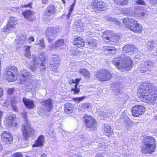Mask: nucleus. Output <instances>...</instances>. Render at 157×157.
Returning a JSON list of instances; mask_svg holds the SVG:
<instances>
[{
	"instance_id": "obj_1",
	"label": "nucleus",
	"mask_w": 157,
	"mask_h": 157,
	"mask_svg": "<svg viewBox=\"0 0 157 157\" xmlns=\"http://www.w3.org/2000/svg\"><path fill=\"white\" fill-rule=\"evenodd\" d=\"M156 89L153 83L142 82L137 90V95L139 98H155Z\"/></svg>"
},
{
	"instance_id": "obj_2",
	"label": "nucleus",
	"mask_w": 157,
	"mask_h": 157,
	"mask_svg": "<svg viewBox=\"0 0 157 157\" xmlns=\"http://www.w3.org/2000/svg\"><path fill=\"white\" fill-rule=\"evenodd\" d=\"M112 63L119 70L124 68L126 71L131 70L133 67V62L130 57L127 56L117 57L113 59Z\"/></svg>"
},
{
	"instance_id": "obj_3",
	"label": "nucleus",
	"mask_w": 157,
	"mask_h": 157,
	"mask_svg": "<svg viewBox=\"0 0 157 157\" xmlns=\"http://www.w3.org/2000/svg\"><path fill=\"white\" fill-rule=\"evenodd\" d=\"M142 142V150L144 153H152L155 149L156 142L153 137L146 136L143 140Z\"/></svg>"
},
{
	"instance_id": "obj_4",
	"label": "nucleus",
	"mask_w": 157,
	"mask_h": 157,
	"mask_svg": "<svg viewBox=\"0 0 157 157\" xmlns=\"http://www.w3.org/2000/svg\"><path fill=\"white\" fill-rule=\"evenodd\" d=\"M107 5L102 0H93L88 6L91 12L98 13L107 9Z\"/></svg>"
},
{
	"instance_id": "obj_5",
	"label": "nucleus",
	"mask_w": 157,
	"mask_h": 157,
	"mask_svg": "<svg viewBox=\"0 0 157 157\" xmlns=\"http://www.w3.org/2000/svg\"><path fill=\"white\" fill-rule=\"evenodd\" d=\"M19 76L20 77L18 79L19 82L20 84L25 83V86L26 87V89L27 91H31L32 88H29V87L32 85L31 83L27 82L31 77L30 72L28 71L27 69H23L20 71Z\"/></svg>"
},
{
	"instance_id": "obj_6",
	"label": "nucleus",
	"mask_w": 157,
	"mask_h": 157,
	"mask_svg": "<svg viewBox=\"0 0 157 157\" xmlns=\"http://www.w3.org/2000/svg\"><path fill=\"white\" fill-rule=\"evenodd\" d=\"M113 74L105 69L98 70L95 74V77L101 82H106L111 80L113 78Z\"/></svg>"
},
{
	"instance_id": "obj_7",
	"label": "nucleus",
	"mask_w": 157,
	"mask_h": 157,
	"mask_svg": "<svg viewBox=\"0 0 157 157\" xmlns=\"http://www.w3.org/2000/svg\"><path fill=\"white\" fill-rule=\"evenodd\" d=\"M22 116L25 122V123L23 126L22 133L23 136L26 140L28 137L32 136L33 134L34 131L29 125V124L27 121V113L25 111L23 112Z\"/></svg>"
},
{
	"instance_id": "obj_8",
	"label": "nucleus",
	"mask_w": 157,
	"mask_h": 157,
	"mask_svg": "<svg viewBox=\"0 0 157 157\" xmlns=\"http://www.w3.org/2000/svg\"><path fill=\"white\" fill-rule=\"evenodd\" d=\"M5 74L8 82H14L17 79L18 75V69L14 66H11L6 68Z\"/></svg>"
},
{
	"instance_id": "obj_9",
	"label": "nucleus",
	"mask_w": 157,
	"mask_h": 157,
	"mask_svg": "<svg viewBox=\"0 0 157 157\" xmlns=\"http://www.w3.org/2000/svg\"><path fill=\"white\" fill-rule=\"evenodd\" d=\"M58 30V28L56 27H48L47 28L44 34L47 37L48 42H52L56 39Z\"/></svg>"
},
{
	"instance_id": "obj_10",
	"label": "nucleus",
	"mask_w": 157,
	"mask_h": 157,
	"mask_svg": "<svg viewBox=\"0 0 157 157\" xmlns=\"http://www.w3.org/2000/svg\"><path fill=\"white\" fill-rule=\"evenodd\" d=\"M83 119L86 126V127L91 130H94L97 125V122L95 119L89 115H85Z\"/></svg>"
},
{
	"instance_id": "obj_11",
	"label": "nucleus",
	"mask_w": 157,
	"mask_h": 157,
	"mask_svg": "<svg viewBox=\"0 0 157 157\" xmlns=\"http://www.w3.org/2000/svg\"><path fill=\"white\" fill-rule=\"evenodd\" d=\"M17 21L16 18L13 17H10L6 25L4 27L3 29V32H5L7 31H10L13 29H15L16 25L17 24Z\"/></svg>"
},
{
	"instance_id": "obj_12",
	"label": "nucleus",
	"mask_w": 157,
	"mask_h": 157,
	"mask_svg": "<svg viewBox=\"0 0 157 157\" xmlns=\"http://www.w3.org/2000/svg\"><path fill=\"white\" fill-rule=\"evenodd\" d=\"M57 11L56 6L53 5H50L47 7L46 10L44 12L43 16L44 17L50 21V17L54 14Z\"/></svg>"
},
{
	"instance_id": "obj_13",
	"label": "nucleus",
	"mask_w": 157,
	"mask_h": 157,
	"mask_svg": "<svg viewBox=\"0 0 157 157\" xmlns=\"http://www.w3.org/2000/svg\"><path fill=\"white\" fill-rule=\"evenodd\" d=\"M2 142L4 144H11L13 140L12 135L8 131H5L1 134Z\"/></svg>"
},
{
	"instance_id": "obj_14",
	"label": "nucleus",
	"mask_w": 157,
	"mask_h": 157,
	"mask_svg": "<svg viewBox=\"0 0 157 157\" xmlns=\"http://www.w3.org/2000/svg\"><path fill=\"white\" fill-rule=\"evenodd\" d=\"M145 109V108L143 105H135L132 109V115L135 117L139 116L144 113Z\"/></svg>"
},
{
	"instance_id": "obj_15",
	"label": "nucleus",
	"mask_w": 157,
	"mask_h": 157,
	"mask_svg": "<svg viewBox=\"0 0 157 157\" xmlns=\"http://www.w3.org/2000/svg\"><path fill=\"white\" fill-rule=\"evenodd\" d=\"M154 62L151 60H146L142 64L140 69L141 73L151 71V68L153 67Z\"/></svg>"
},
{
	"instance_id": "obj_16",
	"label": "nucleus",
	"mask_w": 157,
	"mask_h": 157,
	"mask_svg": "<svg viewBox=\"0 0 157 157\" xmlns=\"http://www.w3.org/2000/svg\"><path fill=\"white\" fill-rule=\"evenodd\" d=\"M60 59L57 56H55L52 58V62L50 64L49 67L52 71H55L59 67L60 63Z\"/></svg>"
},
{
	"instance_id": "obj_17",
	"label": "nucleus",
	"mask_w": 157,
	"mask_h": 157,
	"mask_svg": "<svg viewBox=\"0 0 157 157\" xmlns=\"http://www.w3.org/2000/svg\"><path fill=\"white\" fill-rule=\"evenodd\" d=\"M75 38L73 40L72 43L74 45L78 48H81L85 45V42L83 38L80 36H74Z\"/></svg>"
},
{
	"instance_id": "obj_18",
	"label": "nucleus",
	"mask_w": 157,
	"mask_h": 157,
	"mask_svg": "<svg viewBox=\"0 0 157 157\" xmlns=\"http://www.w3.org/2000/svg\"><path fill=\"white\" fill-rule=\"evenodd\" d=\"M54 101L52 99H48L45 101H42L41 104L43 105L45 110L50 112L53 108Z\"/></svg>"
},
{
	"instance_id": "obj_19",
	"label": "nucleus",
	"mask_w": 157,
	"mask_h": 157,
	"mask_svg": "<svg viewBox=\"0 0 157 157\" xmlns=\"http://www.w3.org/2000/svg\"><path fill=\"white\" fill-rule=\"evenodd\" d=\"M143 29L142 25L136 20L130 30L136 33L139 34L142 32Z\"/></svg>"
},
{
	"instance_id": "obj_20",
	"label": "nucleus",
	"mask_w": 157,
	"mask_h": 157,
	"mask_svg": "<svg viewBox=\"0 0 157 157\" xmlns=\"http://www.w3.org/2000/svg\"><path fill=\"white\" fill-rule=\"evenodd\" d=\"M21 14L25 19L30 22L33 21L35 18V17H33V12L30 10H25L22 12Z\"/></svg>"
},
{
	"instance_id": "obj_21",
	"label": "nucleus",
	"mask_w": 157,
	"mask_h": 157,
	"mask_svg": "<svg viewBox=\"0 0 157 157\" xmlns=\"http://www.w3.org/2000/svg\"><path fill=\"white\" fill-rule=\"evenodd\" d=\"M136 20L128 17H124L122 20V22L125 26L127 29H131Z\"/></svg>"
},
{
	"instance_id": "obj_22",
	"label": "nucleus",
	"mask_w": 157,
	"mask_h": 157,
	"mask_svg": "<svg viewBox=\"0 0 157 157\" xmlns=\"http://www.w3.org/2000/svg\"><path fill=\"white\" fill-rule=\"evenodd\" d=\"M27 40L28 39L26 35H21L19 36L18 38L15 40V44L17 45H18L26 44ZM20 45L18 46V48H20Z\"/></svg>"
},
{
	"instance_id": "obj_23",
	"label": "nucleus",
	"mask_w": 157,
	"mask_h": 157,
	"mask_svg": "<svg viewBox=\"0 0 157 157\" xmlns=\"http://www.w3.org/2000/svg\"><path fill=\"white\" fill-rule=\"evenodd\" d=\"M136 48L133 45L127 44L124 45L122 48V51L124 53L133 54Z\"/></svg>"
},
{
	"instance_id": "obj_24",
	"label": "nucleus",
	"mask_w": 157,
	"mask_h": 157,
	"mask_svg": "<svg viewBox=\"0 0 157 157\" xmlns=\"http://www.w3.org/2000/svg\"><path fill=\"white\" fill-rule=\"evenodd\" d=\"M70 55L72 57L79 56L81 55V52L78 50L77 47H72L70 50Z\"/></svg>"
},
{
	"instance_id": "obj_25",
	"label": "nucleus",
	"mask_w": 157,
	"mask_h": 157,
	"mask_svg": "<svg viewBox=\"0 0 157 157\" xmlns=\"http://www.w3.org/2000/svg\"><path fill=\"white\" fill-rule=\"evenodd\" d=\"M112 35H113V32L109 30H106L103 32L102 35V38L104 40H106L110 41Z\"/></svg>"
},
{
	"instance_id": "obj_26",
	"label": "nucleus",
	"mask_w": 157,
	"mask_h": 157,
	"mask_svg": "<svg viewBox=\"0 0 157 157\" xmlns=\"http://www.w3.org/2000/svg\"><path fill=\"white\" fill-rule=\"evenodd\" d=\"M65 44V41L64 39H60L56 40L53 44L52 46L54 48L56 49L60 48L63 46Z\"/></svg>"
},
{
	"instance_id": "obj_27",
	"label": "nucleus",
	"mask_w": 157,
	"mask_h": 157,
	"mask_svg": "<svg viewBox=\"0 0 157 157\" xmlns=\"http://www.w3.org/2000/svg\"><path fill=\"white\" fill-rule=\"evenodd\" d=\"M23 102L26 107L29 109H33L34 106L33 101L30 100L29 99H23Z\"/></svg>"
},
{
	"instance_id": "obj_28",
	"label": "nucleus",
	"mask_w": 157,
	"mask_h": 157,
	"mask_svg": "<svg viewBox=\"0 0 157 157\" xmlns=\"http://www.w3.org/2000/svg\"><path fill=\"white\" fill-rule=\"evenodd\" d=\"M78 72L82 75L85 78L90 79L91 75L88 70L84 68L80 69Z\"/></svg>"
},
{
	"instance_id": "obj_29",
	"label": "nucleus",
	"mask_w": 157,
	"mask_h": 157,
	"mask_svg": "<svg viewBox=\"0 0 157 157\" xmlns=\"http://www.w3.org/2000/svg\"><path fill=\"white\" fill-rule=\"evenodd\" d=\"M112 132L113 131L110 126L107 124H105L104 126V133L105 135L109 137L112 134Z\"/></svg>"
},
{
	"instance_id": "obj_30",
	"label": "nucleus",
	"mask_w": 157,
	"mask_h": 157,
	"mask_svg": "<svg viewBox=\"0 0 157 157\" xmlns=\"http://www.w3.org/2000/svg\"><path fill=\"white\" fill-rule=\"evenodd\" d=\"M44 140V137L43 136H40L37 138L35 144L33 145V147L42 146Z\"/></svg>"
},
{
	"instance_id": "obj_31",
	"label": "nucleus",
	"mask_w": 157,
	"mask_h": 157,
	"mask_svg": "<svg viewBox=\"0 0 157 157\" xmlns=\"http://www.w3.org/2000/svg\"><path fill=\"white\" fill-rule=\"evenodd\" d=\"M114 3L117 6H124L129 3L128 0H113Z\"/></svg>"
},
{
	"instance_id": "obj_32",
	"label": "nucleus",
	"mask_w": 157,
	"mask_h": 157,
	"mask_svg": "<svg viewBox=\"0 0 157 157\" xmlns=\"http://www.w3.org/2000/svg\"><path fill=\"white\" fill-rule=\"evenodd\" d=\"M143 7L139 6L135 8V10L137 14L140 17H143L145 15V13L143 12Z\"/></svg>"
},
{
	"instance_id": "obj_33",
	"label": "nucleus",
	"mask_w": 157,
	"mask_h": 157,
	"mask_svg": "<svg viewBox=\"0 0 157 157\" xmlns=\"http://www.w3.org/2000/svg\"><path fill=\"white\" fill-rule=\"evenodd\" d=\"M105 51L110 52L112 54L115 55L117 49L113 46H105L104 47Z\"/></svg>"
},
{
	"instance_id": "obj_34",
	"label": "nucleus",
	"mask_w": 157,
	"mask_h": 157,
	"mask_svg": "<svg viewBox=\"0 0 157 157\" xmlns=\"http://www.w3.org/2000/svg\"><path fill=\"white\" fill-rule=\"evenodd\" d=\"M13 117L11 116H8L6 119V121H4L7 126L10 127L13 126Z\"/></svg>"
},
{
	"instance_id": "obj_35",
	"label": "nucleus",
	"mask_w": 157,
	"mask_h": 157,
	"mask_svg": "<svg viewBox=\"0 0 157 157\" xmlns=\"http://www.w3.org/2000/svg\"><path fill=\"white\" fill-rule=\"evenodd\" d=\"M90 106L88 103H85L81 104L79 106V110L83 112H85Z\"/></svg>"
},
{
	"instance_id": "obj_36",
	"label": "nucleus",
	"mask_w": 157,
	"mask_h": 157,
	"mask_svg": "<svg viewBox=\"0 0 157 157\" xmlns=\"http://www.w3.org/2000/svg\"><path fill=\"white\" fill-rule=\"evenodd\" d=\"M76 31L78 32H81L83 31L84 29V26L82 23H78L75 25Z\"/></svg>"
},
{
	"instance_id": "obj_37",
	"label": "nucleus",
	"mask_w": 157,
	"mask_h": 157,
	"mask_svg": "<svg viewBox=\"0 0 157 157\" xmlns=\"http://www.w3.org/2000/svg\"><path fill=\"white\" fill-rule=\"evenodd\" d=\"M119 36L117 34L114 33L113 32V35L111 36L110 41L112 42L117 43L119 41Z\"/></svg>"
},
{
	"instance_id": "obj_38",
	"label": "nucleus",
	"mask_w": 157,
	"mask_h": 157,
	"mask_svg": "<svg viewBox=\"0 0 157 157\" xmlns=\"http://www.w3.org/2000/svg\"><path fill=\"white\" fill-rule=\"evenodd\" d=\"M26 48L25 50V53L24 54V56L28 58H30L31 56L30 51V46H25Z\"/></svg>"
},
{
	"instance_id": "obj_39",
	"label": "nucleus",
	"mask_w": 157,
	"mask_h": 157,
	"mask_svg": "<svg viewBox=\"0 0 157 157\" xmlns=\"http://www.w3.org/2000/svg\"><path fill=\"white\" fill-rule=\"evenodd\" d=\"M142 101L150 105L153 104L156 101V99H142Z\"/></svg>"
},
{
	"instance_id": "obj_40",
	"label": "nucleus",
	"mask_w": 157,
	"mask_h": 157,
	"mask_svg": "<svg viewBox=\"0 0 157 157\" xmlns=\"http://www.w3.org/2000/svg\"><path fill=\"white\" fill-rule=\"evenodd\" d=\"M71 91L73 92L74 94H78L80 91V89L78 87L77 85H75L74 87L71 88Z\"/></svg>"
},
{
	"instance_id": "obj_41",
	"label": "nucleus",
	"mask_w": 157,
	"mask_h": 157,
	"mask_svg": "<svg viewBox=\"0 0 157 157\" xmlns=\"http://www.w3.org/2000/svg\"><path fill=\"white\" fill-rule=\"evenodd\" d=\"M76 2V0H75L74 2L70 6L69 9L68 10V12L71 13L75 6Z\"/></svg>"
},
{
	"instance_id": "obj_42",
	"label": "nucleus",
	"mask_w": 157,
	"mask_h": 157,
	"mask_svg": "<svg viewBox=\"0 0 157 157\" xmlns=\"http://www.w3.org/2000/svg\"><path fill=\"white\" fill-rule=\"evenodd\" d=\"M32 2H31L28 3L27 5H22L21 6V8H32Z\"/></svg>"
},
{
	"instance_id": "obj_43",
	"label": "nucleus",
	"mask_w": 157,
	"mask_h": 157,
	"mask_svg": "<svg viewBox=\"0 0 157 157\" xmlns=\"http://www.w3.org/2000/svg\"><path fill=\"white\" fill-rule=\"evenodd\" d=\"M136 3L137 5H145L144 1L143 0H137L136 1Z\"/></svg>"
},
{
	"instance_id": "obj_44",
	"label": "nucleus",
	"mask_w": 157,
	"mask_h": 157,
	"mask_svg": "<svg viewBox=\"0 0 157 157\" xmlns=\"http://www.w3.org/2000/svg\"><path fill=\"white\" fill-rule=\"evenodd\" d=\"M30 70L32 71H35L36 70L37 67L35 64H33L31 65L29 67Z\"/></svg>"
},
{
	"instance_id": "obj_45",
	"label": "nucleus",
	"mask_w": 157,
	"mask_h": 157,
	"mask_svg": "<svg viewBox=\"0 0 157 157\" xmlns=\"http://www.w3.org/2000/svg\"><path fill=\"white\" fill-rule=\"evenodd\" d=\"M14 88H9L7 91V94L9 95H11L14 92Z\"/></svg>"
},
{
	"instance_id": "obj_46",
	"label": "nucleus",
	"mask_w": 157,
	"mask_h": 157,
	"mask_svg": "<svg viewBox=\"0 0 157 157\" xmlns=\"http://www.w3.org/2000/svg\"><path fill=\"white\" fill-rule=\"evenodd\" d=\"M64 111L67 113L69 114L72 113L73 112V110L72 107H70V108L64 109Z\"/></svg>"
},
{
	"instance_id": "obj_47",
	"label": "nucleus",
	"mask_w": 157,
	"mask_h": 157,
	"mask_svg": "<svg viewBox=\"0 0 157 157\" xmlns=\"http://www.w3.org/2000/svg\"><path fill=\"white\" fill-rule=\"evenodd\" d=\"M12 156L13 157H22L21 154L19 152L14 153L12 155Z\"/></svg>"
},
{
	"instance_id": "obj_48",
	"label": "nucleus",
	"mask_w": 157,
	"mask_h": 157,
	"mask_svg": "<svg viewBox=\"0 0 157 157\" xmlns=\"http://www.w3.org/2000/svg\"><path fill=\"white\" fill-rule=\"evenodd\" d=\"M44 58L45 59L46 58L44 57ZM46 64V60L45 59H43V61H42L41 63L40 64L39 67H45Z\"/></svg>"
},
{
	"instance_id": "obj_49",
	"label": "nucleus",
	"mask_w": 157,
	"mask_h": 157,
	"mask_svg": "<svg viewBox=\"0 0 157 157\" xmlns=\"http://www.w3.org/2000/svg\"><path fill=\"white\" fill-rule=\"evenodd\" d=\"M65 109H67L68 108H70V107H73V105L71 104L67 103L65 105Z\"/></svg>"
},
{
	"instance_id": "obj_50",
	"label": "nucleus",
	"mask_w": 157,
	"mask_h": 157,
	"mask_svg": "<svg viewBox=\"0 0 157 157\" xmlns=\"http://www.w3.org/2000/svg\"><path fill=\"white\" fill-rule=\"evenodd\" d=\"M151 4L153 5H155L157 4V0H150Z\"/></svg>"
},
{
	"instance_id": "obj_51",
	"label": "nucleus",
	"mask_w": 157,
	"mask_h": 157,
	"mask_svg": "<svg viewBox=\"0 0 157 157\" xmlns=\"http://www.w3.org/2000/svg\"><path fill=\"white\" fill-rule=\"evenodd\" d=\"M81 78H76L75 80V85H78L80 81L81 80Z\"/></svg>"
},
{
	"instance_id": "obj_52",
	"label": "nucleus",
	"mask_w": 157,
	"mask_h": 157,
	"mask_svg": "<svg viewBox=\"0 0 157 157\" xmlns=\"http://www.w3.org/2000/svg\"><path fill=\"white\" fill-rule=\"evenodd\" d=\"M28 40H29V43H31L32 42H34V37L32 36H30L28 38Z\"/></svg>"
},
{
	"instance_id": "obj_53",
	"label": "nucleus",
	"mask_w": 157,
	"mask_h": 157,
	"mask_svg": "<svg viewBox=\"0 0 157 157\" xmlns=\"http://www.w3.org/2000/svg\"><path fill=\"white\" fill-rule=\"evenodd\" d=\"M3 93L4 91L2 88L0 87V98L2 96Z\"/></svg>"
},
{
	"instance_id": "obj_54",
	"label": "nucleus",
	"mask_w": 157,
	"mask_h": 157,
	"mask_svg": "<svg viewBox=\"0 0 157 157\" xmlns=\"http://www.w3.org/2000/svg\"><path fill=\"white\" fill-rule=\"evenodd\" d=\"M39 68L40 71L42 72L45 71L46 69L45 67H40Z\"/></svg>"
},
{
	"instance_id": "obj_55",
	"label": "nucleus",
	"mask_w": 157,
	"mask_h": 157,
	"mask_svg": "<svg viewBox=\"0 0 157 157\" xmlns=\"http://www.w3.org/2000/svg\"><path fill=\"white\" fill-rule=\"evenodd\" d=\"M71 13H70V12H68V14L66 15V18L67 19H70V17H71Z\"/></svg>"
},
{
	"instance_id": "obj_56",
	"label": "nucleus",
	"mask_w": 157,
	"mask_h": 157,
	"mask_svg": "<svg viewBox=\"0 0 157 157\" xmlns=\"http://www.w3.org/2000/svg\"><path fill=\"white\" fill-rule=\"evenodd\" d=\"M43 4H47L48 2V0H41Z\"/></svg>"
},
{
	"instance_id": "obj_57",
	"label": "nucleus",
	"mask_w": 157,
	"mask_h": 157,
	"mask_svg": "<svg viewBox=\"0 0 157 157\" xmlns=\"http://www.w3.org/2000/svg\"><path fill=\"white\" fill-rule=\"evenodd\" d=\"M71 82H69V83L70 84L74 83L75 84V80H74V79H72L71 80Z\"/></svg>"
},
{
	"instance_id": "obj_58",
	"label": "nucleus",
	"mask_w": 157,
	"mask_h": 157,
	"mask_svg": "<svg viewBox=\"0 0 157 157\" xmlns=\"http://www.w3.org/2000/svg\"><path fill=\"white\" fill-rule=\"evenodd\" d=\"M40 46L43 48H44L45 47V45L43 42L40 44Z\"/></svg>"
},
{
	"instance_id": "obj_59",
	"label": "nucleus",
	"mask_w": 157,
	"mask_h": 157,
	"mask_svg": "<svg viewBox=\"0 0 157 157\" xmlns=\"http://www.w3.org/2000/svg\"><path fill=\"white\" fill-rule=\"evenodd\" d=\"M10 103L11 104V106H12V107H13V109H15V110L17 109V108H16V107H15V108H14V106L13 105V104L12 103V101H10Z\"/></svg>"
},
{
	"instance_id": "obj_60",
	"label": "nucleus",
	"mask_w": 157,
	"mask_h": 157,
	"mask_svg": "<svg viewBox=\"0 0 157 157\" xmlns=\"http://www.w3.org/2000/svg\"><path fill=\"white\" fill-rule=\"evenodd\" d=\"M73 100H74V101H76L77 99H78V101H81L82 100V99H75H75H73Z\"/></svg>"
},
{
	"instance_id": "obj_61",
	"label": "nucleus",
	"mask_w": 157,
	"mask_h": 157,
	"mask_svg": "<svg viewBox=\"0 0 157 157\" xmlns=\"http://www.w3.org/2000/svg\"><path fill=\"white\" fill-rule=\"evenodd\" d=\"M46 154H43L41 156V157H46Z\"/></svg>"
},
{
	"instance_id": "obj_62",
	"label": "nucleus",
	"mask_w": 157,
	"mask_h": 157,
	"mask_svg": "<svg viewBox=\"0 0 157 157\" xmlns=\"http://www.w3.org/2000/svg\"><path fill=\"white\" fill-rule=\"evenodd\" d=\"M3 149V147L2 145L0 144V151H2Z\"/></svg>"
},
{
	"instance_id": "obj_63",
	"label": "nucleus",
	"mask_w": 157,
	"mask_h": 157,
	"mask_svg": "<svg viewBox=\"0 0 157 157\" xmlns=\"http://www.w3.org/2000/svg\"><path fill=\"white\" fill-rule=\"evenodd\" d=\"M62 2H63V3L65 4L66 3V1H65V0H61Z\"/></svg>"
},
{
	"instance_id": "obj_64",
	"label": "nucleus",
	"mask_w": 157,
	"mask_h": 157,
	"mask_svg": "<svg viewBox=\"0 0 157 157\" xmlns=\"http://www.w3.org/2000/svg\"><path fill=\"white\" fill-rule=\"evenodd\" d=\"M154 119L155 120H157V115L154 117Z\"/></svg>"
}]
</instances>
